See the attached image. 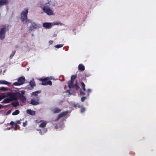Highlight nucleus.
Wrapping results in <instances>:
<instances>
[{"mask_svg":"<svg viewBox=\"0 0 156 156\" xmlns=\"http://www.w3.org/2000/svg\"><path fill=\"white\" fill-rule=\"evenodd\" d=\"M11 104L13 106L16 107L19 105V103L18 101H14L11 103Z\"/></svg>","mask_w":156,"mask_h":156,"instance_id":"nucleus-21","label":"nucleus"},{"mask_svg":"<svg viewBox=\"0 0 156 156\" xmlns=\"http://www.w3.org/2000/svg\"><path fill=\"white\" fill-rule=\"evenodd\" d=\"M86 98V97H83L81 98V101L82 102H83Z\"/></svg>","mask_w":156,"mask_h":156,"instance_id":"nucleus-34","label":"nucleus"},{"mask_svg":"<svg viewBox=\"0 0 156 156\" xmlns=\"http://www.w3.org/2000/svg\"><path fill=\"white\" fill-rule=\"evenodd\" d=\"M8 90L9 88L8 87H0V90L1 91H7Z\"/></svg>","mask_w":156,"mask_h":156,"instance_id":"nucleus-25","label":"nucleus"},{"mask_svg":"<svg viewBox=\"0 0 156 156\" xmlns=\"http://www.w3.org/2000/svg\"><path fill=\"white\" fill-rule=\"evenodd\" d=\"M17 97L19 98L23 102H24L26 100L25 97L22 95L20 93H18Z\"/></svg>","mask_w":156,"mask_h":156,"instance_id":"nucleus-9","label":"nucleus"},{"mask_svg":"<svg viewBox=\"0 0 156 156\" xmlns=\"http://www.w3.org/2000/svg\"><path fill=\"white\" fill-rule=\"evenodd\" d=\"M73 89V88H72V89H70V90H66V93H69V94H70V95L71 94H72L71 93V92H70V90H71L72 89Z\"/></svg>","mask_w":156,"mask_h":156,"instance_id":"nucleus-33","label":"nucleus"},{"mask_svg":"<svg viewBox=\"0 0 156 156\" xmlns=\"http://www.w3.org/2000/svg\"><path fill=\"white\" fill-rule=\"evenodd\" d=\"M14 125H15V127L14 129L15 130H16L17 128L18 127L17 123H15Z\"/></svg>","mask_w":156,"mask_h":156,"instance_id":"nucleus-37","label":"nucleus"},{"mask_svg":"<svg viewBox=\"0 0 156 156\" xmlns=\"http://www.w3.org/2000/svg\"><path fill=\"white\" fill-rule=\"evenodd\" d=\"M11 101L10 98H7L5 99L1 103H10Z\"/></svg>","mask_w":156,"mask_h":156,"instance_id":"nucleus-13","label":"nucleus"},{"mask_svg":"<svg viewBox=\"0 0 156 156\" xmlns=\"http://www.w3.org/2000/svg\"><path fill=\"white\" fill-rule=\"evenodd\" d=\"M20 113V111L18 110H16L15 112H13L12 115H18Z\"/></svg>","mask_w":156,"mask_h":156,"instance_id":"nucleus-27","label":"nucleus"},{"mask_svg":"<svg viewBox=\"0 0 156 156\" xmlns=\"http://www.w3.org/2000/svg\"><path fill=\"white\" fill-rule=\"evenodd\" d=\"M10 112H11V110H9L8 111V112H7V114H9L10 113Z\"/></svg>","mask_w":156,"mask_h":156,"instance_id":"nucleus-44","label":"nucleus"},{"mask_svg":"<svg viewBox=\"0 0 156 156\" xmlns=\"http://www.w3.org/2000/svg\"><path fill=\"white\" fill-rule=\"evenodd\" d=\"M16 53V51L15 50L13 51H12V53L11 55H10V56H9V59H12V58L13 56Z\"/></svg>","mask_w":156,"mask_h":156,"instance_id":"nucleus-24","label":"nucleus"},{"mask_svg":"<svg viewBox=\"0 0 156 156\" xmlns=\"http://www.w3.org/2000/svg\"><path fill=\"white\" fill-rule=\"evenodd\" d=\"M81 88L83 89V90L84 91H85L86 90L85 87V84L83 82H81Z\"/></svg>","mask_w":156,"mask_h":156,"instance_id":"nucleus-23","label":"nucleus"},{"mask_svg":"<svg viewBox=\"0 0 156 156\" xmlns=\"http://www.w3.org/2000/svg\"><path fill=\"white\" fill-rule=\"evenodd\" d=\"M63 46V44H57L55 46V47L56 48H58L62 47Z\"/></svg>","mask_w":156,"mask_h":156,"instance_id":"nucleus-28","label":"nucleus"},{"mask_svg":"<svg viewBox=\"0 0 156 156\" xmlns=\"http://www.w3.org/2000/svg\"><path fill=\"white\" fill-rule=\"evenodd\" d=\"M61 111V110L59 108H57L54 109V113H58L59 112Z\"/></svg>","mask_w":156,"mask_h":156,"instance_id":"nucleus-26","label":"nucleus"},{"mask_svg":"<svg viewBox=\"0 0 156 156\" xmlns=\"http://www.w3.org/2000/svg\"><path fill=\"white\" fill-rule=\"evenodd\" d=\"M6 31V28L4 27L0 30V38L3 40L5 38V34Z\"/></svg>","mask_w":156,"mask_h":156,"instance_id":"nucleus-7","label":"nucleus"},{"mask_svg":"<svg viewBox=\"0 0 156 156\" xmlns=\"http://www.w3.org/2000/svg\"><path fill=\"white\" fill-rule=\"evenodd\" d=\"M82 108L80 110V112L81 113H83L85 111L86 109L85 108L82 106Z\"/></svg>","mask_w":156,"mask_h":156,"instance_id":"nucleus-29","label":"nucleus"},{"mask_svg":"<svg viewBox=\"0 0 156 156\" xmlns=\"http://www.w3.org/2000/svg\"><path fill=\"white\" fill-rule=\"evenodd\" d=\"M37 130L40 131L39 133L41 135H43L44 133H46L47 131V130L46 129H45L43 130L39 129Z\"/></svg>","mask_w":156,"mask_h":156,"instance_id":"nucleus-19","label":"nucleus"},{"mask_svg":"<svg viewBox=\"0 0 156 156\" xmlns=\"http://www.w3.org/2000/svg\"><path fill=\"white\" fill-rule=\"evenodd\" d=\"M8 2V0H0V5H5Z\"/></svg>","mask_w":156,"mask_h":156,"instance_id":"nucleus-16","label":"nucleus"},{"mask_svg":"<svg viewBox=\"0 0 156 156\" xmlns=\"http://www.w3.org/2000/svg\"><path fill=\"white\" fill-rule=\"evenodd\" d=\"M37 27V25L35 23H33L30 27V30H32Z\"/></svg>","mask_w":156,"mask_h":156,"instance_id":"nucleus-12","label":"nucleus"},{"mask_svg":"<svg viewBox=\"0 0 156 156\" xmlns=\"http://www.w3.org/2000/svg\"><path fill=\"white\" fill-rule=\"evenodd\" d=\"M78 69L79 70L83 71L85 70V67L84 66L81 64H80L78 67Z\"/></svg>","mask_w":156,"mask_h":156,"instance_id":"nucleus-14","label":"nucleus"},{"mask_svg":"<svg viewBox=\"0 0 156 156\" xmlns=\"http://www.w3.org/2000/svg\"><path fill=\"white\" fill-rule=\"evenodd\" d=\"M16 123L18 124H21V122L20 121V120H18L17 121Z\"/></svg>","mask_w":156,"mask_h":156,"instance_id":"nucleus-40","label":"nucleus"},{"mask_svg":"<svg viewBox=\"0 0 156 156\" xmlns=\"http://www.w3.org/2000/svg\"><path fill=\"white\" fill-rule=\"evenodd\" d=\"M76 77L77 76L76 75H72L71 77V80L68 82V86L70 89L72 88L73 89L75 88V89L77 90L80 88V87L78 84L77 80L76 81L75 84L73 85L74 80Z\"/></svg>","mask_w":156,"mask_h":156,"instance_id":"nucleus-1","label":"nucleus"},{"mask_svg":"<svg viewBox=\"0 0 156 156\" xmlns=\"http://www.w3.org/2000/svg\"><path fill=\"white\" fill-rule=\"evenodd\" d=\"M15 47H16V48H18V45H16V46H15Z\"/></svg>","mask_w":156,"mask_h":156,"instance_id":"nucleus-45","label":"nucleus"},{"mask_svg":"<svg viewBox=\"0 0 156 156\" xmlns=\"http://www.w3.org/2000/svg\"><path fill=\"white\" fill-rule=\"evenodd\" d=\"M74 107H75L76 108L77 107H78V108H80L81 107L80 105L79 104H78V103H77L76 104H74Z\"/></svg>","mask_w":156,"mask_h":156,"instance_id":"nucleus-32","label":"nucleus"},{"mask_svg":"<svg viewBox=\"0 0 156 156\" xmlns=\"http://www.w3.org/2000/svg\"><path fill=\"white\" fill-rule=\"evenodd\" d=\"M90 76V74L89 73H85V78L86 77H88Z\"/></svg>","mask_w":156,"mask_h":156,"instance_id":"nucleus-36","label":"nucleus"},{"mask_svg":"<svg viewBox=\"0 0 156 156\" xmlns=\"http://www.w3.org/2000/svg\"><path fill=\"white\" fill-rule=\"evenodd\" d=\"M18 93H9L8 94V95L9 96L10 99L12 101L17 100L18 98H17Z\"/></svg>","mask_w":156,"mask_h":156,"instance_id":"nucleus-6","label":"nucleus"},{"mask_svg":"<svg viewBox=\"0 0 156 156\" xmlns=\"http://www.w3.org/2000/svg\"><path fill=\"white\" fill-rule=\"evenodd\" d=\"M25 91H24V90H22L21 91V93H20V94H21L22 95H23V94H25Z\"/></svg>","mask_w":156,"mask_h":156,"instance_id":"nucleus-38","label":"nucleus"},{"mask_svg":"<svg viewBox=\"0 0 156 156\" xmlns=\"http://www.w3.org/2000/svg\"><path fill=\"white\" fill-rule=\"evenodd\" d=\"M40 98L39 97L37 96L34 99H31L30 100V104L32 105H36L39 104V101Z\"/></svg>","mask_w":156,"mask_h":156,"instance_id":"nucleus-8","label":"nucleus"},{"mask_svg":"<svg viewBox=\"0 0 156 156\" xmlns=\"http://www.w3.org/2000/svg\"><path fill=\"white\" fill-rule=\"evenodd\" d=\"M29 83L32 88H33L35 86H36L35 82L34 80L30 81Z\"/></svg>","mask_w":156,"mask_h":156,"instance_id":"nucleus-18","label":"nucleus"},{"mask_svg":"<svg viewBox=\"0 0 156 156\" xmlns=\"http://www.w3.org/2000/svg\"><path fill=\"white\" fill-rule=\"evenodd\" d=\"M49 80V78L48 77H46L45 78L42 79L41 78L40 80L42 81L41 84L43 85H49L51 86L52 84V82L49 80Z\"/></svg>","mask_w":156,"mask_h":156,"instance_id":"nucleus-5","label":"nucleus"},{"mask_svg":"<svg viewBox=\"0 0 156 156\" xmlns=\"http://www.w3.org/2000/svg\"><path fill=\"white\" fill-rule=\"evenodd\" d=\"M2 106V105L0 104V108H1Z\"/></svg>","mask_w":156,"mask_h":156,"instance_id":"nucleus-46","label":"nucleus"},{"mask_svg":"<svg viewBox=\"0 0 156 156\" xmlns=\"http://www.w3.org/2000/svg\"><path fill=\"white\" fill-rule=\"evenodd\" d=\"M47 123L46 122H43L41 123L39 125V127L40 128H44L46 125Z\"/></svg>","mask_w":156,"mask_h":156,"instance_id":"nucleus-20","label":"nucleus"},{"mask_svg":"<svg viewBox=\"0 0 156 156\" xmlns=\"http://www.w3.org/2000/svg\"><path fill=\"white\" fill-rule=\"evenodd\" d=\"M14 124V122L13 121H11L10 123V125L11 126H13Z\"/></svg>","mask_w":156,"mask_h":156,"instance_id":"nucleus-41","label":"nucleus"},{"mask_svg":"<svg viewBox=\"0 0 156 156\" xmlns=\"http://www.w3.org/2000/svg\"><path fill=\"white\" fill-rule=\"evenodd\" d=\"M52 25L51 23H44L43 24V26L47 29L50 28L52 26Z\"/></svg>","mask_w":156,"mask_h":156,"instance_id":"nucleus-10","label":"nucleus"},{"mask_svg":"<svg viewBox=\"0 0 156 156\" xmlns=\"http://www.w3.org/2000/svg\"><path fill=\"white\" fill-rule=\"evenodd\" d=\"M41 93L40 91H36L35 92H33L31 94L32 95H33L35 96H37L39 93Z\"/></svg>","mask_w":156,"mask_h":156,"instance_id":"nucleus-22","label":"nucleus"},{"mask_svg":"<svg viewBox=\"0 0 156 156\" xmlns=\"http://www.w3.org/2000/svg\"><path fill=\"white\" fill-rule=\"evenodd\" d=\"M68 113V112L67 111L62 112L59 115V116L61 118L64 117L66 116Z\"/></svg>","mask_w":156,"mask_h":156,"instance_id":"nucleus-15","label":"nucleus"},{"mask_svg":"<svg viewBox=\"0 0 156 156\" xmlns=\"http://www.w3.org/2000/svg\"><path fill=\"white\" fill-rule=\"evenodd\" d=\"M88 92L87 93V94L88 95H89V92L90 91V89H88Z\"/></svg>","mask_w":156,"mask_h":156,"instance_id":"nucleus-43","label":"nucleus"},{"mask_svg":"<svg viewBox=\"0 0 156 156\" xmlns=\"http://www.w3.org/2000/svg\"><path fill=\"white\" fill-rule=\"evenodd\" d=\"M18 81L14 83L13 85L15 86H20L23 84L25 81V79L24 77L21 76L19 77L18 80Z\"/></svg>","mask_w":156,"mask_h":156,"instance_id":"nucleus-3","label":"nucleus"},{"mask_svg":"<svg viewBox=\"0 0 156 156\" xmlns=\"http://www.w3.org/2000/svg\"><path fill=\"white\" fill-rule=\"evenodd\" d=\"M80 94L81 95H85V93L83 92L82 90H80Z\"/></svg>","mask_w":156,"mask_h":156,"instance_id":"nucleus-31","label":"nucleus"},{"mask_svg":"<svg viewBox=\"0 0 156 156\" xmlns=\"http://www.w3.org/2000/svg\"><path fill=\"white\" fill-rule=\"evenodd\" d=\"M0 83L3 84L9 85L10 83L4 80H0Z\"/></svg>","mask_w":156,"mask_h":156,"instance_id":"nucleus-17","label":"nucleus"},{"mask_svg":"<svg viewBox=\"0 0 156 156\" xmlns=\"http://www.w3.org/2000/svg\"><path fill=\"white\" fill-rule=\"evenodd\" d=\"M28 12V9L27 8H25L24 10L21 12V20L23 22H30V20L27 19V15Z\"/></svg>","mask_w":156,"mask_h":156,"instance_id":"nucleus-2","label":"nucleus"},{"mask_svg":"<svg viewBox=\"0 0 156 156\" xmlns=\"http://www.w3.org/2000/svg\"><path fill=\"white\" fill-rule=\"evenodd\" d=\"M59 117L60 116H59V115H58L57 117L55 119V121H57L59 119H60V118H61V117Z\"/></svg>","mask_w":156,"mask_h":156,"instance_id":"nucleus-39","label":"nucleus"},{"mask_svg":"<svg viewBox=\"0 0 156 156\" xmlns=\"http://www.w3.org/2000/svg\"><path fill=\"white\" fill-rule=\"evenodd\" d=\"M27 113L31 115H35V111L32 110L30 109H29L27 110Z\"/></svg>","mask_w":156,"mask_h":156,"instance_id":"nucleus-11","label":"nucleus"},{"mask_svg":"<svg viewBox=\"0 0 156 156\" xmlns=\"http://www.w3.org/2000/svg\"><path fill=\"white\" fill-rule=\"evenodd\" d=\"M5 96L4 94L0 95V101L2 99L4 98Z\"/></svg>","mask_w":156,"mask_h":156,"instance_id":"nucleus-30","label":"nucleus"},{"mask_svg":"<svg viewBox=\"0 0 156 156\" xmlns=\"http://www.w3.org/2000/svg\"><path fill=\"white\" fill-rule=\"evenodd\" d=\"M42 9L44 12L48 15L51 16L53 15V11L48 6L45 5L42 8Z\"/></svg>","mask_w":156,"mask_h":156,"instance_id":"nucleus-4","label":"nucleus"},{"mask_svg":"<svg viewBox=\"0 0 156 156\" xmlns=\"http://www.w3.org/2000/svg\"><path fill=\"white\" fill-rule=\"evenodd\" d=\"M49 42L50 44H52L53 42V41H49Z\"/></svg>","mask_w":156,"mask_h":156,"instance_id":"nucleus-42","label":"nucleus"},{"mask_svg":"<svg viewBox=\"0 0 156 156\" xmlns=\"http://www.w3.org/2000/svg\"><path fill=\"white\" fill-rule=\"evenodd\" d=\"M27 124V121H26L25 122L23 123V126L24 127L26 126Z\"/></svg>","mask_w":156,"mask_h":156,"instance_id":"nucleus-35","label":"nucleus"}]
</instances>
